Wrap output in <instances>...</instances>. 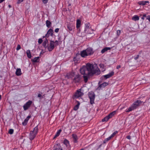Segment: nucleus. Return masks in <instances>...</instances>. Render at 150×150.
Returning <instances> with one entry per match:
<instances>
[{
	"label": "nucleus",
	"instance_id": "nucleus-1",
	"mask_svg": "<svg viewBox=\"0 0 150 150\" xmlns=\"http://www.w3.org/2000/svg\"><path fill=\"white\" fill-rule=\"evenodd\" d=\"M80 73L83 75V78L85 83L87 82L88 79L90 76L94 74L99 75L100 73V71L97 66L90 63H87L86 66H82L80 68Z\"/></svg>",
	"mask_w": 150,
	"mask_h": 150
},
{
	"label": "nucleus",
	"instance_id": "nucleus-2",
	"mask_svg": "<svg viewBox=\"0 0 150 150\" xmlns=\"http://www.w3.org/2000/svg\"><path fill=\"white\" fill-rule=\"evenodd\" d=\"M85 27L83 32L81 33L83 37L86 36V38H89L94 35L93 33L94 30L92 29L90 23H88L85 24Z\"/></svg>",
	"mask_w": 150,
	"mask_h": 150
},
{
	"label": "nucleus",
	"instance_id": "nucleus-3",
	"mask_svg": "<svg viewBox=\"0 0 150 150\" xmlns=\"http://www.w3.org/2000/svg\"><path fill=\"white\" fill-rule=\"evenodd\" d=\"M145 102L141 101L139 100H136L134 103H133L131 106L129 107L128 109L126 110L127 112H128L130 111H132L137 108L138 106L139 105L142 103H144Z\"/></svg>",
	"mask_w": 150,
	"mask_h": 150
},
{
	"label": "nucleus",
	"instance_id": "nucleus-4",
	"mask_svg": "<svg viewBox=\"0 0 150 150\" xmlns=\"http://www.w3.org/2000/svg\"><path fill=\"white\" fill-rule=\"evenodd\" d=\"M38 127L37 126L34 128L33 131L30 132L29 137L31 140H33L35 137L38 133Z\"/></svg>",
	"mask_w": 150,
	"mask_h": 150
},
{
	"label": "nucleus",
	"instance_id": "nucleus-5",
	"mask_svg": "<svg viewBox=\"0 0 150 150\" xmlns=\"http://www.w3.org/2000/svg\"><path fill=\"white\" fill-rule=\"evenodd\" d=\"M89 98L90 100V103L91 104L94 103L95 94L93 92H89L88 94Z\"/></svg>",
	"mask_w": 150,
	"mask_h": 150
},
{
	"label": "nucleus",
	"instance_id": "nucleus-6",
	"mask_svg": "<svg viewBox=\"0 0 150 150\" xmlns=\"http://www.w3.org/2000/svg\"><path fill=\"white\" fill-rule=\"evenodd\" d=\"M55 47V46L54 45V42L53 41L50 40L48 47L47 48L48 50L50 51H52Z\"/></svg>",
	"mask_w": 150,
	"mask_h": 150
},
{
	"label": "nucleus",
	"instance_id": "nucleus-7",
	"mask_svg": "<svg viewBox=\"0 0 150 150\" xmlns=\"http://www.w3.org/2000/svg\"><path fill=\"white\" fill-rule=\"evenodd\" d=\"M32 102L31 100H29L23 106L24 110H26L28 109L32 104Z\"/></svg>",
	"mask_w": 150,
	"mask_h": 150
},
{
	"label": "nucleus",
	"instance_id": "nucleus-8",
	"mask_svg": "<svg viewBox=\"0 0 150 150\" xmlns=\"http://www.w3.org/2000/svg\"><path fill=\"white\" fill-rule=\"evenodd\" d=\"M83 93L81 92V89L77 90L74 96L76 98H78L82 96Z\"/></svg>",
	"mask_w": 150,
	"mask_h": 150
},
{
	"label": "nucleus",
	"instance_id": "nucleus-9",
	"mask_svg": "<svg viewBox=\"0 0 150 150\" xmlns=\"http://www.w3.org/2000/svg\"><path fill=\"white\" fill-rule=\"evenodd\" d=\"M81 77L80 75L78 74L76 75L73 80V82L76 83L79 82L81 80Z\"/></svg>",
	"mask_w": 150,
	"mask_h": 150
},
{
	"label": "nucleus",
	"instance_id": "nucleus-10",
	"mask_svg": "<svg viewBox=\"0 0 150 150\" xmlns=\"http://www.w3.org/2000/svg\"><path fill=\"white\" fill-rule=\"evenodd\" d=\"M108 85V83L107 82H104L100 84L97 88V90H100L101 88H105L106 86Z\"/></svg>",
	"mask_w": 150,
	"mask_h": 150
},
{
	"label": "nucleus",
	"instance_id": "nucleus-11",
	"mask_svg": "<svg viewBox=\"0 0 150 150\" xmlns=\"http://www.w3.org/2000/svg\"><path fill=\"white\" fill-rule=\"evenodd\" d=\"M88 56L91 55L93 53V49L91 48H88L85 50Z\"/></svg>",
	"mask_w": 150,
	"mask_h": 150
},
{
	"label": "nucleus",
	"instance_id": "nucleus-12",
	"mask_svg": "<svg viewBox=\"0 0 150 150\" xmlns=\"http://www.w3.org/2000/svg\"><path fill=\"white\" fill-rule=\"evenodd\" d=\"M53 30L52 29H50L47 32V33L45 35L46 38H48L50 35L52 36L53 33Z\"/></svg>",
	"mask_w": 150,
	"mask_h": 150
},
{
	"label": "nucleus",
	"instance_id": "nucleus-13",
	"mask_svg": "<svg viewBox=\"0 0 150 150\" xmlns=\"http://www.w3.org/2000/svg\"><path fill=\"white\" fill-rule=\"evenodd\" d=\"M67 26V28L69 31H72L74 28V26L72 23H68Z\"/></svg>",
	"mask_w": 150,
	"mask_h": 150
},
{
	"label": "nucleus",
	"instance_id": "nucleus-14",
	"mask_svg": "<svg viewBox=\"0 0 150 150\" xmlns=\"http://www.w3.org/2000/svg\"><path fill=\"white\" fill-rule=\"evenodd\" d=\"M114 72L113 71H112L108 74L104 75V76L105 79H107L112 76L114 75Z\"/></svg>",
	"mask_w": 150,
	"mask_h": 150
},
{
	"label": "nucleus",
	"instance_id": "nucleus-15",
	"mask_svg": "<svg viewBox=\"0 0 150 150\" xmlns=\"http://www.w3.org/2000/svg\"><path fill=\"white\" fill-rule=\"evenodd\" d=\"M48 41L47 39L46 38L45 40H44L42 43V45L45 48H47L48 46Z\"/></svg>",
	"mask_w": 150,
	"mask_h": 150
},
{
	"label": "nucleus",
	"instance_id": "nucleus-16",
	"mask_svg": "<svg viewBox=\"0 0 150 150\" xmlns=\"http://www.w3.org/2000/svg\"><path fill=\"white\" fill-rule=\"evenodd\" d=\"M53 150H62L59 144H57L54 146V149Z\"/></svg>",
	"mask_w": 150,
	"mask_h": 150
},
{
	"label": "nucleus",
	"instance_id": "nucleus-17",
	"mask_svg": "<svg viewBox=\"0 0 150 150\" xmlns=\"http://www.w3.org/2000/svg\"><path fill=\"white\" fill-rule=\"evenodd\" d=\"M64 144L69 149H70V145L68 140L66 139H65L64 141Z\"/></svg>",
	"mask_w": 150,
	"mask_h": 150
},
{
	"label": "nucleus",
	"instance_id": "nucleus-18",
	"mask_svg": "<svg viewBox=\"0 0 150 150\" xmlns=\"http://www.w3.org/2000/svg\"><path fill=\"white\" fill-rule=\"evenodd\" d=\"M30 117V116H27L26 118L25 119L24 121L22 123L23 125L24 126L26 125H27V122L28 120Z\"/></svg>",
	"mask_w": 150,
	"mask_h": 150
},
{
	"label": "nucleus",
	"instance_id": "nucleus-19",
	"mask_svg": "<svg viewBox=\"0 0 150 150\" xmlns=\"http://www.w3.org/2000/svg\"><path fill=\"white\" fill-rule=\"evenodd\" d=\"M81 55L83 57L88 56L85 50H83L81 52Z\"/></svg>",
	"mask_w": 150,
	"mask_h": 150
},
{
	"label": "nucleus",
	"instance_id": "nucleus-20",
	"mask_svg": "<svg viewBox=\"0 0 150 150\" xmlns=\"http://www.w3.org/2000/svg\"><path fill=\"white\" fill-rule=\"evenodd\" d=\"M73 61L75 64L79 63L80 62L79 58L77 57H75L73 58Z\"/></svg>",
	"mask_w": 150,
	"mask_h": 150
},
{
	"label": "nucleus",
	"instance_id": "nucleus-21",
	"mask_svg": "<svg viewBox=\"0 0 150 150\" xmlns=\"http://www.w3.org/2000/svg\"><path fill=\"white\" fill-rule=\"evenodd\" d=\"M72 137L74 139V143H77L78 140V137L75 134H73L72 135Z\"/></svg>",
	"mask_w": 150,
	"mask_h": 150
},
{
	"label": "nucleus",
	"instance_id": "nucleus-22",
	"mask_svg": "<svg viewBox=\"0 0 150 150\" xmlns=\"http://www.w3.org/2000/svg\"><path fill=\"white\" fill-rule=\"evenodd\" d=\"M16 75L18 76L21 75L22 73L21 72V69H17L16 70Z\"/></svg>",
	"mask_w": 150,
	"mask_h": 150
},
{
	"label": "nucleus",
	"instance_id": "nucleus-23",
	"mask_svg": "<svg viewBox=\"0 0 150 150\" xmlns=\"http://www.w3.org/2000/svg\"><path fill=\"white\" fill-rule=\"evenodd\" d=\"M111 49V48L109 47H105L101 51V52L102 53H103L107 51L108 50H110Z\"/></svg>",
	"mask_w": 150,
	"mask_h": 150
},
{
	"label": "nucleus",
	"instance_id": "nucleus-24",
	"mask_svg": "<svg viewBox=\"0 0 150 150\" xmlns=\"http://www.w3.org/2000/svg\"><path fill=\"white\" fill-rule=\"evenodd\" d=\"M147 3H149V1H141L138 3L140 5H142L143 6L145 5Z\"/></svg>",
	"mask_w": 150,
	"mask_h": 150
},
{
	"label": "nucleus",
	"instance_id": "nucleus-25",
	"mask_svg": "<svg viewBox=\"0 0 150 150\" xmlns=\"http://www.w3.org/2000/svg\"><path fill=\"white\" fill-rule=\"evenodd\" d=\"M26 54L28 57L29 58H31L32 57L31 54L30 50H27L26 51Z\"/></svg>",
	"mask_w": 150,
	"mask_h": 150
},
{
	"label": "nucleus",
	"instance_id": "nucleus-26",
	"mask_svg": "<svg viewBox=\"0 0 150 150\" xmlns=\"http://www.w3.org/2000/svg\"><path fill=\"white\" fill-rule=\"evenodd\" d=\"M116 111H113L110 113L107 116L108 117H109V119L111 118L115 114Z\"/></svg>",
	"mask_w": 150,
	"mask_h": 150
},
{
	"label": "nucleus",
	"instance_id": "nucleus-27",
	"mask_svg": "<svg viewBox=\"0 0 150 150\" xmlns=\"http://www.w3.org/2000/svg\"><path fill=\"white\" fill-rule=\"evenodd\" d=\"M81 22L80 20H77L76 21V28H78L80 27V26Z\"/></svg>",
	"mask_w": 150,
	"mask_h": 150
},
{
	"label": "nucleus",
	"instance_id": "nucleus-28",
	"mask_svg": "<svg viewBox=\"0 0 150 150\" xmlns=\"http://www.w3.org/2000/svg\"><path fill=\"white\" fill-rule=\"evenodd\" d=\"M39 57H37L33 59L32 60V61L34 62H39Z\"/></svg>",
	"mask_w": 150,
	"mask_h": 150
},
{
	"label": "nucleus",
	"instance_id": "nucleus-29",
	"mask_svg": "<svg viewBox=\"0 0 150 150\" xmlns=\"http://www.w3.org/2000/svg\"><path fill=\"white\" fill-rule=\"evenodd\" d=\"M132 19L134 21H137L139 20V18L137 15L134 16L132 18Z\"/></svg>",
	"mask_w": 150,
	"mask_h": 150
},
{
	"label": "nucleus",
	"instance_id": "nucleus-30",
	"mask_svg": "<svg viewBox=\"0 0 150 150\" xmlns=\"http://www.w3.org/2000/svg\"><path fill=\"white\" fill-rule=\"evenodd\" d=\"M51 23L48 20H47L46 21V25L47 27L48 28L50 27V25H51Z\"/></svg>",
	"mask_w": 150,
	"mask_h": 150
},
{
	"label": "nucleus",
	"instance_id": "nucleus-31",
	"mask_svg": "<svg viewBox=\"0 0 150 150\" xmlns=\"http://www.w3.org/2000/svg\"><path fill=\"white\" fill-rule=\"evenodd\" d=\"M78 103L74 107V110H77L79 108V106L80 105V103L79 102H78Z\"/></svg>",
	"mask_w": 150,
	"mask_h": 150
},
{
	"label": "nucleus",
	"instance_id": "nucleus-32",
	"mask_svg": "<svg viewBox=\"0 0 150 150\" xmlns=\"http://www.w3.org/2000/svg\"><path fill=\"white\" fill-rule=\"evenodd\" d=\"M62 131V130L61 129H59V130L57 131L56 134L55 135L54 138H56L58 136L59 134Z\"/></svg>",
	"mask_w": 150,
	"mask_h": 150
},
{
	"label": "nucleus",
	"instance_id": "nucleus-33",
	"mask_svg": "<svg viewBox=\"0 0 150 150\" xmlns=\"http://www.w3.org/2000/svg\"><path fill=\"white\" fill-rule=\"evenodd\" d=\"M109 119V117H108L107 116L105 117L103 119H102V122H107Z\"/></svg>",
	"mask_w": 150,
	"mask_h": 150
},
{
	"label": "nucleus",
	"instance_id": "nucleus-34",
	"mask_svg": "<svg viewBox=\"0 0 150 150\" xmlns=\"http://www.w3.org/2000/svg\"><path fill=\"white\" fill-rule=\"evenodd\" d=\"M118 132L117 131H115L110 136V137L111 138L114 137L118 133Z\"/></svg>",
	"mask_w": 150,
	"mask_h": 150
},
{
	"label": "nucleus",
	"instance_id": "nucleus-35",
	"mask_svg": "<svg viewBox=\"0 0 150 150\" xmlns=\"http://www.w3.org/2000/svg\"><path fill=\"white\" fill-rule=\"evenodd\" d=\"M111 138L110 137V136L108 138L105 139L104 141H103V143L105 144V143L107 141L109 140Z\"/></svg>",
	"mask_w": 150,
	"mask_h": 150
},
{
	"label": "nucleus",
	"instance_id": "nucleus-36",
	"mask_svg": "<svg viewBox=\"0 0 150 150\" xmlns=\"http://www.w3.org/2000/svg\"><path fill=\"white\" fill-rule=\"evenodd\" d=\"M13 131H14L13 129H10L9 130L8 133L11 134H13Z\"/></svg>",
	"mask_w": 150,
	"mask_h": 150
},
{
	"label": "nucleus",
	"instance_id": "nucleus-37",
	"mask_svg": "<svg viewBox=\"0 0 150 150\" xmlns=\"http://www.w3.org/2000/svg\"><path fill=\"white\" fill-rule=\"evenodd\" d=\"M55 44V46H57L59 45V42L57 40H56L54 42V44Z\"/></svg>",
	"mask_w": 150,
	"mask_h": 150
},
{
	"label": "nucleus",
	"instance_id": "nucleus-38",
	"mask_svg": "<svg viewBox=\"0 0 150 150\" xmlns=\"http://www.w3.org/2000/svg\"><path fill=\"white\" fill-rule=\"evenodd\" d=\"M21 48V46L20 45H17V47L16 48V50H20Z\"/></svg>",
	"mask_w": 150,
	"mask_h": 150
},
{
	"label": "nucleus",
	"instance_id": "nucleus-39",
	"mask_svg": "<svg viewBox=\"0 0 150 150\" xmlns=\"http://www.w3.org/2000/svg\"><path fill=\"white\" fill-rule=\"evenodd\" d=\"M42 2L44 4H46L48 2L49 0H42Z\"/></svg>",
	"mask_w": 150,
	"mask_h": 150
},
{
	"label": "nucleus",
	"instance_id": "nucleus-40",
	"mask_svg": "<svg viewBox=\"0 0 150 150\" xmlns=\"http://www.w3.org/2000/svg\"><path fill=\"white\" fill-rule=\"evenodd\" d=\"M99 66L101 68H102V69H104V65L103 64H100Z\"/></svg>",
	"mask_w": 150,
	"mask_h": 150
},
{
	"label": "nucleus",
	"instance_id": "nucleus-41",
	"mask_svg": "<svg viewBox=\"0 0 150 150\" xmlns=\"http://www.w3.org/2000/svg\"><path fill=\"white\" fill-rule=\"evenodd\" d=\"M42 42V39H39L38 40V42L39 44H41Z\"/></svg>",
	"mask_w": 150,
	"mask_h": 150
},
{
	"label": "nucleus",
	"instance_id": "nucleus-42",
	"mask_svg": "<svg viewBox=\"0 0 150 150\" xmlns=\"http://www.w3.org/2000/svg\"><path fill=\"white\" fill-rule=\"evenodd\" d=\"M121 33L120 30H118L117 31V35H119Z\"/></svg>",
	"mask_w": 150,
	"mask_h": 150
},
{
	"label": "nucleus",
	"instance_id": "nucleus-43",
	"mask_svg": "<svg viewBox=\"0 0 150 150\" xmlns=\"http://www.w3.org/2000/svg\"><path fill=\"white\" fill-rule=\"evenodd\" d=\"M145 17H146V14H144L143 16L142 17V19L143 20H144V18Z\"/></svg>",
	"mask_w": 150,
	"mask_h": 150
},
{
	"label": "nucleus",
	"instance_id": "nucleus-44",
	"mask_svg": "<svg viewBox=\"0 0 150 150\" xmlns=\"http://www.w3.org/2000/svg\"><path fill=\"white\" fill-rule=\"evenodd\" d=\"M24 0H18L17 3L18 4H19L22 2Z\"/></svg>",
	"mask_w": 150,
	"mask_h": 150
},
{
	"label": "nucleus",
	"instance_id": "nucleus-45",
	"mask_svg": "<svg viewBox=\"0 0 150 150\" xmlns=\"http://www.w3.org/2000/svg\"><path fill=\"white\" fill-rule=\"evenodd\" d=\"M59 28H57L54 31L55 32L57 33L59 32Z\"/></svg>",
	"mask_w": 150,
	"mask_h": 150
},
{
	"label": "nucleus",
	"instance_id": "nucleus-46",
	"mask_svg": "<svg viewBox=\"0 0 150 150\" xmlns=\"http://www.w3.org/2000/svg\"><path fill=\"white\" fill-rule=\"evenodd\" d=\"M38 98H43L42 97V95L40 93L38 94Z\"/></svg>",
	"mask_w": 150,
	"mask_h": 150
},
{
	"label": "nucleus",
	"instance_id": "nucleus-47",
	"mask_svg": "<svg viewBox=\"0 0 150 150\" xmlns=\"http://www.w3.org/2000/svg\"><path fill=\"white\" fill-rule=\"evenodd\" d=\"M146 19L150 21V16H146Z\"/></svg>",
	"mask_w": 150,
	"mask_h": 150
},
{
	"label": "nucleus",
	"instance_id": "nucleus-48",
	"mask_svg": "<svg viewBox=\"0 0 150 150\" xmlns=\"http://www.w3.org/2000/svg\"><path fill=\"white\" fill-rule=\"evenodd\" d=\"M139 55H137V56L134 57V59H135V60H137V59L138 58H139Z\"/></svg>",
	"mask_w": 150,
	"mask_h": 150
},
{
	"label": "nucleus",
	"instance_id": "nucleus-49",
	"mask_svg": "<svg viewBox=\"0 0 150 150\" xmlns=\"http://www.w3.org/2000/svg\"><path fill=\"white\" fill-rule=\"evenodd\" d=\"M126 138L129 139H131V137L129 135L127 136Z\"/></svg>",
	"mask_w": 150,
	"mask_h": 150
},
{
	"label": "nucleus",
	"instance_id": "nucleus-50",
	"mask_svg": "<svg viewBox=\"0 0 150 150\" xmlns=\"http://www.w3.org/2000/svg\"><path fill=\"white\" fill-rule=\"evenodd\" d=\"M121 67V66L120 65H117V67H116V68L117 69H118L119 68H120Z\"/></svg>",
	"mask_w": 150,
	"mask_h": 150
},
{
	"label": "nucleus",
	"instance_id": "nucleus-51",
	"mask_svg": "<svg viewBox=\"0 0 150 150\" xmlns=\"http://www.w3.org/2000/svg\"><path fill=\"white\" fill-rule=\"evenodd\" d=\"M5 0H0V3H1Z\"/></svg>",
	"mask_w": 150,
	"mask_h": 150
},
{
	"label": "nucleus",
	"instance_id": "nucleus-52",
	"mask_svg": "<svg viewBox=\"0 0 150 150\" xmlns=\"http://www.w3.org/2000/svg\"><path fill=\"white\" fill-rule=\"evenodd\" d=\"M8 6H9V8H11V5H8Z\"/></svg>",
	"mask_w": 150,
	"mask_h": 150
},
{
	"label": "nucleus",
	"instance_id": "nucleus-53",
	"mask_svg": "<svg viewBox=\"0 0 150 150\" xmlns=\"http://www.w3.org/2000/svg\"><path fill=\"white\" fill-rule=\"evenodd\" d=\"M45 37H46L45 36H43V38H44Z\"/></svg>",
	"mask_w": 150,
	"mask_h": 150
},
{
	"label": "nucleus",
	"instance_id": "nucleus-54",
	"mask_svg": "<svg viewBox=\"0 0 150 150\" xmlns=\"http://www.w3.org/2000/svg\"><path fill=\"white\" fill-rule=\"evenodd\" d=\"M90 146H91V145H89L88 146H89V147H90Z\"/></svg>",
	"mask_w": 150,
	"mask_h": 150
}]
</instances>
